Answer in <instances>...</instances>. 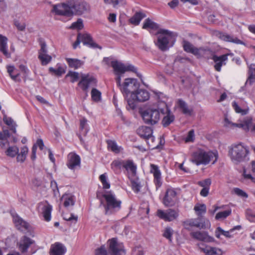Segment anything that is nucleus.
Here are the masks:
<instances>
[{
	"instance_id": "nucleus-1",
	"label": "nucleus",
	"mask_w": 255,
	"mask_h": 255,
	"mask_svg": "<svg viewBox=\"0 0 255 255\" xmlns=\"http://www.w3.org/2000/svg\"><path fill=\"white\" fill-rule=\"evenodd\" d=\"M90 5L81 0H69L53 6L52 11L56 14L66 16L81 15L90 11Z\"/></svg>"
},
{
	"instance_id": "nucleus-2",
	"label": "nucleus",
	"mask_w": 255,
	"mask_h": 255,
	"mask_svg": "<svg viewBox=\"0 0 255 255\" xmlns=\"http://www.w3.org/2000/svg\"><path fill=\"white\" fill-rule=\"evenodd\" d=\"M155 35L157 36V40H154V43L162 51L168 50L175 42L174 33L167 29H159Z\"/></svg>"
},
{
	"instance_id": "nucleus-3",
	"label": "nucleus",
	"mask_w": 255,
	"mask_h": 255,
	"mask_svg": "<svg viewBox=\"0 0 255 255\" xmlns=\"http://www.w3.org/2000/svg\"><path fill=\"white\" fill-rule=\"evenodd\" d=\"M249 153V148L242 143L233 144L229 147V155L235 164L248 161Z\"/></svg>"
},
{
	"instance_id": "nucleus-4",
	"label": "nucleus",
	"mask_w": 255,
	"mask_h": 255,
	"mask_svg": "<svg viewBox=\"0 0 255 255\" xmlns=\"http://www.w3.org/2000/svg\"><path fill=\"white\" fill-rule=\"evenodd\" d=\"M106 201L104 204L105 214L110 215L119 211L121 208V201L117 200L115 195L112 191L106 192L103 195Z\"/></svg>"
},
{
	"instance_id": "nucleus-5",
	"label": "nucleus",
	"mask_w": 255,
	"mask_h": 255,
	"mask_svg": "<svg viewBox=\"0 0 255 255\" xmlns=\"http://www.w3.org/2000/svg\"><path fill=\"white\" fill-rule=\"evenodd\" d=\"M218 158L217 152H206L203 150H198L194 152L192 155L191 161L196 165L207 164L211 160H213V163Z\"/></svg>"
},
{
	"instance_id": "nucleus-6",
	"label": "nucleus",
	"mask_w": 255,
	"mask_h": 255,
	"mask_svg": "<svg viewBox=\"0 0 255 255\" xmlns=\"http://www.w3.org/2000/svg\"><path fill=\"white\" fill-rule=\"evenodd\" d=\"M160 114L159 103L156 108H148L140 113L144 123L149 125H154L158 123L160 119Z\"/></svg>"
},
{
	"instance_id": "nucleus-7",
	"label": "nucleus",
	"mask_w": 255,
	"mask_h": 255,
	"mask_svg": "<svg viewBox=\"0 0 255 255\" xmlns=\"http://www.w3.org/2000/svg\"><path fill=\"white\" fill-rule=\"evenodd\" d=\"M167 98H164L163 101H159V109L162 115H165L162 120V124L164 127L170 125L175 120V116L171 112L166 104Z\"/></svg>"
},
{
	"instance_id": "nucleus-8",
	"label": "nucleus",
	"mask_w": 255,
	"mask_h": 255,
	"mask_svg": "<svg viewBox=\"0 0 255 255\" xmlns=\"http://www.w3.org/2000/svg\"><path fill=\"white\" fill-rule=\"evenodd\" d=\"M225 122L226 127H229L231 125L232 127L241 128L245 131L250 130L252 132L255 133V123H253V119L250 117L240 120L238 123H232L227 118L225 119Z\"/></svg>"
},
{
	"instance_id": "nucleus-9",
	"label": "nucleus",
	"mask_w": 255,
	"mask_h": 255,
	"mask_svg": "<svg viewBox=\"0 0 255 255\" xmlns=\"http://www.w3.org/2000/svg\"><path fill=\"white\" fill-rule=\"evenodd\" d=\"M109 255H123L125 254V250L123 243H119L115 238L108 241Z\"/></svg>"
},
{
	"instance_id": "nucleus-10",
	"label": "nucleus",
	"mask_w": 255,
	"mask_h": 255,
	"mask_svg": "<svg viewBox=\"0 0 255 255\" xmlns=\"http://www.w3.org/2000/svg\"><path fill=\"white\" fill-rule=\"evenodd\" d=\"M139 87V84L136 79L126 78L121 87V91L123 93L128 95L129 93H134Z\"/></svg>"
},
{
	"instance_id": "nucleus-11",
	"label": "nucleus",
	"mask_w": 255,
	"mask_h": 255,
	"mask_svg": "<svg viewBox=\"0 0 255 255\" xmlns=\"http://www.w3.org/2000/svg\"><path fill=\"white\" fill-rule=\"evenodd\" d=\"M40 48L38 50V58L43 66L47 65L52 60V57L47 54L48 50L46 43L41 41L40 42Z\"/></svg>"
},
{
	"instance_id": "nucleus-12",
	"label": "nucleus",
	"mask_w": 255,
	"mask_h": 255,
	"mask_svg": "<svg viewBox=\"0 0 255 255\" xmlns=\"http://www.w3.org/2000/svg\"><path fill=\"white\" fill-rule=\"evenodd\" d=\"M157 216L165 221L170 222L176 219L178 216V211L172 209H168L165 211L159 209L157 211Z\"/></svg>"
},
{
	"instance_id": "nucleus-13",
	"label": "nucleus",
	"mask_w": 255,
	"mask_h": 255,
	"mask_svg": "<svg viewBox=\"0 0 255 255\" xmlns=\"http://www.w3.org/2000/svg\"><path fill=\"white\" fill-rule=\"evenodd\" d=\"M183 226L185 229L189 231L191 230V227H196L200 229L206 228L205 220L200 217L188 219L183 222Z\"/></svg>"
},
{
	"instance_id": "nucleus-14",
	"label": "nucleus",
	"mask_w": 255,
	"mask_h": 255,
	"mask_svg": "<svg viewBox=\"0 0 255 255\" xmlns=\"http://www.w3.org/2000/svg\"><path fill=\"white\" fill-rule=\"evenodd\" d=\"M66 165L68 168L73 171L80 168L81 166L80 157L73 152L69 153L67 156Z\"/></svg>"
},
{
	"instance_id": "nucleus-15",
	"label": "nucleus",
	"mask_w": 255,
	"mask_h": 255,
	"mask_svg": "<svg viewBox=\"0 0 255 255\" xmlns=\"http://www.w3.org/2000/svg\"><path fill=\"white\" fill-rule=\"evenodd\" d=\"M35 244V241L27 237L23 236L17 244L19 251L23 254L27 252L28 249Z\"/></svg>"
},
{
	"instance_id": "nucleus-16",
	"label": "nucleus",
	"mask_w": 255,
	"mask_h": 255,
	"mask_svg": "<svg viewBox=\"0 0 255 255\" xmlns=\"http://www.w3.org/2000/svg\"><path fill=\"white\" fill-rule=\"evenodd\" d=\"M38 210L40 212L45 221L49 222L51 220V214L52 210V206L47 201L41 202L38 204Z\"/></svg>"
},
{
	"instance_id": "nucleus-17",
	"label": "nucleus",
	"mask_w": 255,
	"mask_h": 255,
	"mask_svg": "<svg viewBox=\"0 0 255 255\" xmlns=\"http://www.w3.org/2000/svg\"><path fill=\"white\" fill-rule=\"evenodd\" d=\"M97 80L93 76L89 75H84L81 77V79L78 83V86L84 91H87L89 87L95 86Z\"/></svg>"
},
{
	"instance_id": "nucleus-18",
	"label": "nucleus",
	"mask_w": 255,
	"mask_h": 255,
	"mask_svg": "<svg viewBox=\"0 0 255 255\" xmlns=\"http://www.w3.org/2000/svg\"><path fill=\"white\" fill-rule=\"evenodd\" d=\"M177 200L176 192L173 189H167L163 199V203L166 206H172L175 205Z\"/></svg>"
},
{
	"instance_id": "nucleus-19",
	"label": "nucleus",
	"mask_w": 255,
	"mask_h": 255,
	"mask_svg": "<svg viewBox=\"0 0 255 255\" xmlns=\"http://www.w3.org/2000/svg\"><path fill=\"white\" fill-rule=\"evenodd\" d=\"M200 250L205 255H223L224 252L221 249L210 246H204L203 244H198Z\"/></svg>"
},
{
	"instance_id": "nucleus-20",
	"label": "nucleus",
	"mask_w": 255,
	"mask_h": 255,
	"mask_svg": "<svg viewBox=\"0 0 255 255\" xmlns=\"http://www.w3.org/2000/svg\"><path fill=\"white\" fill-rule=\"evenodd\" d=\"M13 222L17 230L23 232H28L30 230V226L28 223L23 220L19 216L13 217Z\"/></svg>"
},
{
	"instance_id": "nucleus-21",
	"label": "nucleus",
	"mask_w": 255,
	"mask_h": 255,
	"mask_svg": "<svg viewBox=\"0 0 255 255\" xmlns=\"http://www.w3.org/2000/svg\"><path fill=\"white\" fill-rule=\"evenodd\" d=\"M131 97L134 101L143 102L149 99V93L146 90L137 89L134 93H132Z\"/></svg>"
},
{
	"instance_id": "nucleus-22",
	"label": "nucleus",
	"mask_w": 255,
	"mask_h": 255,
	"mask_svg": "<svg viewBox=\"0 0 255 255\" xmlns=\"http://www.w3.org/2000/svg\"><path fill=\"white\" fill-rule=\"evenodd\" d=\"M80 39L84 45H87L92 48L102 49V47L95 42L91 36L88 33L81 34Z\"/></svg>"
},
{
	"instance_id": "nucleus-23",
	"label": "nucleus",
	"mask_w": 255,
	"mask_h": 255,
	"mask_svg": "<svg viewBox=\"0 0 255 255\" xmlns=\"http://www.w3.org/2000/svg\"><path fill=\"white\" fill-rule=\"evenodd\" d=\"M150 171L153 174L154 182L156 188L160 187L162 185L161 172L158 166L153 164H151Z\"/></svg>"
},
{
	"instance_id": "nucleus-24",
	"label": "nucleus",
	"mask_w": 255,
	"mask_h": 255,
	"mask_svg": "<svg viewBox=\"0 0 255 255\" xmlns=\"http://www.w3.org/2000/svg\"><path fill=\"white\" fill-rule=\"evenodd\" d=\"M66 251V249L62 244L56 243L51 246L50 255H64Z\"/></svg>"
},
{
	"instance_id": "nucleus-25",
	"label": "nucleus",
	"mask_w": 255,
	"mask_h": 255,
	"mask_svg": "<svg viewBox=\"0 0 255 255\" xmlns=\"http://www.w3.org/2000/svg\"><path fill=\"white\" fill-rule=\"evenodd\" d=\"M227 54L222 55L220 56L217 55H213L212 59L215 63L214 68L215 70L218 72H220L221 70V67L226 64L225 61L228 59Z\"/></svg>"
},
{
	"instance_id": "nucleus-26",
	"label": "nucleus",
	"mask_w": 255,
	"mask_h": 255,
	"mask_svg": "<svg viewBox=\"0 0 255 255\" xmlns=\"http://www.w3.org/2000/svg\"><path fill=\"white\" fill-rule=\"evenodd\" d=\"M152 129L147 126H141L137 129V133L142 138L148 139L152 137Z\"/></svg>"
},
{
	"instance_id": "nucleus-27",
	"label": "nucleus",
	"mask_w": 255,
	"mask_h": 255,
	"mask_svg": "<svg viewBox=\"0 0 255 255\" xmlns=\"http://www.w3.org/2000/svg\"><path fill=\"white\" fill-rule=\"evenodd\" d=\"M190 235L193 238L201 241L212 242L214 240L205 232H193Z\"/></svg>"
},
{
	"instance_id": "nucleus-28",
	"label": "nucleus",
	"mask_w": 255,
	"mask_h": 255,
	"mask_svg": "<svg viewBox=\"0 0 255 255\" xmlns=\"http://www.w3.org/2000/svg\"><path fill=\"white\" fill-rule=\"evenodd\" d=\"M218 35L221 39L225 41L233 42L238 44L245 45L243 41L239 39L237 37L229 34L219 32Z\"/></svg>"
},
{
	"instance_id": "nucleus-29",
	"label": "nucleus",
	"mask_w": 255,
	"mask_h": 255,
	"mask_svg": "<svg viewBox=\"0 0 255 255\" xmlns=\"http://www.w3.org/2000/svg\"><path fill=\"white\" fill-rule=\"evenodd\" d=\"M184 51L187 52L191 53L195 55H200V51L203 50V48H197L195 47L192 44L187 41L184 40L183 44Z\"/></svg>"
},
{
	"instance_id": "nucleus-30",
	"label": "nucleus",
	"mask_w": 255,
	"mask_h": 255,
	"mask_svg": "<svg viewBox=\"0 0 255 255\" xmlns=\"http://www.w3.org/2000/svg\"><path fill=\"white\" fill-rule=\"evenodd\" d=\"M61 200L63 202L64 206L68 208L75 204V198L71 194H65L61 197Z\"/></svg>"
},
{
	"instance_id": "nucleus-31",
	"label": "nucleus",
	"mask_w": 255,
	"mask_h": 255,
	"mask_svg": "<svg viewBox=\"0 0 255 255\" xmlns=\"http://www.w3.org/2000/svg\"><path fill=\"white\" fill-rule=\"evenodd\" d=\"M111 66L116 75L123 74L125 73V65L118 61H112Z\"/></svg>"
},
{
	"instance_id": "nucleus-32",
	"label": "nucleus",
	"mask_w": 255,
	"mask_h": 255,
	"mask_svg": "<svg viewBox=\"0 0 255 255\" xmlns=\"http://www.w3.org/2000/svg\"><path fill=\"white\" fill-rule=\"evenodd\" d=\"M7 38L5 36L0 34V51L6 57H9L10 54L7 51Z\"/></svg>"
},
{
	"instance_id": "nucleus-33",
	"label": "nucleus",
	"mask_w": 255,
	"mask_h": 255,
	"mask_svg": "<svg viewBox=\"0 0 255 255\" xmlns=\"http://www.w3.org/2000/svg\"><path fill=\"white\" fill-rule=\"evenodd\" d=\"M249 77L246 82L245 85H251L255 82V64H251L249 66Z\"/></svg>"
},
{
	"instance_id": "nucleus-34",
	"label": "nucleus",
	"mask_w": 255,
	"mask_h": 255,
	"mask_svg": "<svg viewBox=\"0 0 255 255\" xmlns=\"http://www.w3.org/2000/svg\"><path fill=\"white\" fill-rule=\"evenodd\" d=\"M146 17V15L141 12H136L129 19L130 23L135 25H137L139 24L141 19Z\"/></svg>"
},
{
	"instance_id": "nucleus-35",
	"label": "nucleus",
	"mask_w": 255,
	"mask_h": 255,
	"mask_svg": "<svg viewBox=\"0 0 255 255\" xmlns=\"http://www.w3.org/2000/svg\"><path fill=\"white\" fill-rule=\"evenodd\" d=\"M124 168H125L128 172H130L132 175H135L136 172V166L134 164L132 160H125Z\"/></svg>"
},
{
	"instance_id": "nucleus-36",
	"label": "nucleus",
	"mask_w": 255,
	"mask_h": 255,
	"mask_svg": "<svg viewBox=\"0 0 255 255\" xmlns=\"http://www.w3.org/2000/svg\"><path fill=\"white\" fill-rule=\"evenodd\" d=\"M66 60L70 67L75 69L79 68L84 64V62L78 59L66 58Z\"/></svg>"
},
{
	"instance_id": "nucleus-37",
	"label": "nucleus",
	"mask_w": 255,
	"mask_h": 255,
	"mask_svg": "<svg viewBox=\"0 0 255 255\" xmlns=\"http://www.w3.org/2000/svg\"><path fill=\"white\" fill-rule=\"evenodd\" d=\"M142 28L145 29L156 30L159 28V25L149 18L146 19L143 24Z\"/></svg>"
},
{
	"instance_id": "nucleus-38",
	"label": "nucleus",
	"mask_w": 255,
	"mask_h": 255,
	"mask_svg": "<svg viewBox=\"0 0 255 255\" xmlns=\"http://www.w3.org/2000/svg\"><path fill=\"white\" fill-rule=\"evenodd\" d=\"M178 105L184 114L188 115L191 114L192 110L189 109L187 104L183 100L179 99L178 100Z\"/></svg>"
},
{
	"instance_id": "nucleus-39",
	"label": "nucleus",
	"mask_w": 255,
	"mask_h": 255,
	"mask_svg": "<svg viewBox=\"0 0 255 255\" xmlns=\"http://www.w3.org/2000/svg\"><path fill=\"white\" fill-rule=\"evenodd\" d=\"M107 142L108 149L116 153H120L121 150L123 149L121 146H119L117 145L115 141L108 140Z\"/></svg>"
},
{
	"instance_id": "nucleus-40",
	"label": "nucleus",
	"mask_w": 255,
	"mask_h": 255,
	"mask_svg": "<svg viewBox=\"0 0 255 255\" xmlns=\"http://www.w3.org/2000/svg\"><path fill=\"white\" fill-rule=\"evenodd\" d=\"M3 120L6 125L10 127V130L14 133H15L16 132V128L17 127V125L14 121L10 117H8L6 115L3 116Z\"/></svg>"
},
{
	"instance_id": "nucleus-41",
	"label": "nucleus",
	"mask_w": 255,
	"mask_h": 255,
	"mask_svg": "<svg viewBox=\"0 0 255 255\" xmlns=\"http://www.w3.org/2000/svg\"><path fill=\"white\" fill-rule=\"evenodd\" d=\"M19 152V148L16 146H8L5 151V154L9 157H15Z\"/></svg>"
},
{
	"instance_id": "nucleus-42",
	"label": "nucleus",
	"mask_w": 255,
	"mask_h": 255,
	"mask_svg": "<svg viewBox=\"0 0 255 255\" xmlns=\"http://www.w3.org/2000/svg\"><path fill=\"white\" fill-rule=\"evenodd\" d=\"M87 122V120L85 118H83L80 121V129L84 135H85L88 131V125Z\"/></svg>"
},
{
	"instance_id": "nucleus-43",
	"label": "nucleus",
	"mask_w": 255,
	"mask_h": 255,
	"mask_svg": "<svg viewBox=\"0 0 255 255\" xmlns=\"http://www.w3.org/2000/svg\"><path fill=\"white\" fill-rule=\"evenodd\" d=\"M194 210L197 215L200 216L206 212V206L204 204H197L194 206Z\"/></svg>"
},
{
	"instance_id": "nucleus-44",
	"label": "nucleus",
	"mask_w": 255,
	"mask_h": 255,
	"mask_svg": "<svg viewBox=\"0 0 255 255\" xmlns=\"http://www.w3.org/2000/svg\"><path fill=\"white\" fill-rule=\"evenodd\" d=\"M125 162V160H115L112 162L111 164V168L114 171L118 169H120L122 168V167L124 168Z\"/></svg>"
},
{
	"instance_id": "nucleus-45",
	"label": "nucleus",
	"mask_w": 255,
	"mask_h": 255,
	"mask_svg": "<svg viewBox=\"0 0 255 255\" xmlns=\"http://www.w3.org/2000/svg\"><path fill=\"white\" fill-rule=\"evenodd\" d=\"M91 97L93 101L98 102L101 99V93L96 88H93L91 91Z\"/></svg>"
},
{
	"instance_id": "nucleus-46",
	"label": "nucleus",
	"mask_w": 255,
	"mask_h": 255,
	"mask_svg": "<svg viewBox=\"0 0 255 255\" xmlns=\"http://www.w3.org/2000/svg\"><path fill=\"white\" fill-rule=\"evenodd\" d=\"M62 216L64 220L71 222L73 224H76L78 221V216H75L73 213H71L70 215L67 214H63Z\"/></svg>"
},
{
	"instance_id": "nucleus-47",
	"label": "nucleus",
	"mask_w": 255,
	"mask_h": 255,
	"mask_svg": "<svg viewBox=\"0 0 255 255\" xmlns=\"http://www.w3.org/2000/svg\"><path fill=\"white\" fill-rule=\"evenodd\" d=\"M84 27L83 20L81 18H78L76 22L72 23L70 28L72 29L81 30Z\"/></svg>"
},
{
	"instance_id": "nucleus-48",
	"label": "nucleus",
	"mask_w": 255,
	"mask_h": 255,
	"mask_svg": "<svg viewBox=\"0 0 255 255\" xmlns=\"http://www.w3.org/2000/svg\"><path fill=\"white\" fill-rule=\"evenodd\" d=\"M49 71L50 72L53 73L54 75L57 76H61L66 72L65 69L61 66L58 67V68L56 69L53 67H50L49 68Z\"/></svg>"
},
{
	"instance_id": "nucleus-49",
	"label": "nucleus",
	"mask_w": 255,
	"mask_h": 255,
	"mask_svg": "<svg viewBox=\"0 0 255 255\" xmlns=\"http://www.w3.org/2000/svg\"><path fill=\"white\" fill-rule=\"evenodd\" d=\"M231 214V209H229L226 211L218 212L216 216V220L223 219L227 218Z\"/></svg>"
},
{
	"instance_id": "nucleus-50",
	"label": "nucleus",
	"mask_w": 255,
	"mask_h": 255,
	"mask_svg": "<svg viewBox=\"0 0 255 255\" xmlns=\"http://www.w3.org/2000/svg\"><path fill=\"white\" fill-rule=\"evenodd\" d=\"M99 179L102 183L103 188L108 189L110 188V184L107 181L106 173L103 174L100 176Z\"/></svg>"
},
{
	"instance_id": "nucleus-51",
	"label": "nucleus",
	"mask_w": 255,
	"mask_h": 255,
	"mask_svg": "<svg viewBox=\"0 0 255 255\" xmlns=\"http://www.w3.org/2000/svg\"><path fill=\"white\" fill-rule=\"evenodd\" d=\"M95 254V255H109V251H107V249L104 245H102L100 247L96 249Z\"/></svg>"
},
{
	"instance_id": "nucleus-52",
	"label": "nucleus",
	"mask_w": 255,
	"mask_h": 255,
	"mask_svg": "<svg viewBox=\"0 0 255 255\" xmlns=\"http://www.w3.org/2000/svg\"><path fill=\"white\" fill-rule=\"evenodd\" d=\"M7 70L11 78L14 81H17V78L19 76V74L16 73L15 75L12 74V73L14 72L15 70L14 67L13 66H7Z\"/></svg>"
},
{
	"instance_id": "nucleus-53",
	"label": "nucleus",
	"mask_w": 255,
	"mask_h": 255,
	"mask_svg": "<svg viewBox=\"0 0 255 255\" xmlns=\"http://www.w3.org/2000/svg\"><path fill=\"white\" fill-rule=\"evenodd\" d=\"M232 105L236 113H240L242 115H245L247 114L248 110L246 109H242L236 102H234Z\"/></svg>"
},
{
	"instance_id": "nucleus-54",
	"label": "nucleus",
	"mask_w": 255,
	"mask_h": 255,
	"mask_svg": "<svg viewBox=\"0 0 255 255\" xmlns=\"http://www.w3.org/2000/svg\"><path fill=\"white\" fill-rule=\"evenodd\" d=\"M68 77L71 78V82L74 83L79 79V73L76 72L69 71L66 75V78Z\"/></svg>"
},
{
	"instance_id": "nucleus-55",
	"label": "nucleus",
	"mask_w": 255,
	"mask_h": 255,
	"mask_svg": "<svg viewBox=\"0 0 255 255\" xmlns=\"http://www.w3.org/2000/svg\"><path fill=\"white\" fill-rule=\"evenodd\" d=\"M144 251L141 246H136L133 248L131 255H144Z\"/></svg>"
},
{
	"instance_id": "nucleus-56",
	"label": "nucleus",
	"mask_w": 255,
	"mask_h": 255,
	"mask_svg": "<svg viewBox=\"0 0 255 255\" xmlns=\"http://www.w3.org/2000/svg\"><path fill=\"white\" fill-rule=\"evenodd\" d=\"M126 71H132L135 73L136 75L140 78L142 77V75L137 72L136 68L132 65L129 64L127 66L125 65V72Z\"/></svg>"
},
{
	"instance_id": "nucleus-57",
	"label": "nucleus",
	"mask_w": 255,
	"mask_h": 255,
	"mask_svg": "<svg viewBox=\"0 0 255 255\" xmlns=\"http://www.w3.org/2000/svg\"><path fill=\"white\" fill-rule=\"evenodd\" d=\"M211 184V180L210 178L206 179L204 180L200 181L198 182V185L200 186L204 187H210Z\"/></svg>"
},
{
	"instance_id": "nucleus-58",
	"label": "nucleus",
	"mask_w": 255,
	"mask_h": 255,
	"mask_svg": "<svg viewBox=\"0 0 255 255\" xmlns=\"http://www.w3.org/2000/svg\"><path fill=\"white\" fill-rule=\"evenodd\" d=\"M131 187L132 190L135 192L138 193L139 192L141 186L140 185L139 183H138L137 181H131Z\"/></svg>"
},
{
	"instance_id": "nucleus-59",
	"label": "nucleus",
	"mask_w": 255,
	"mask_h": 255,
	"mask_svg": "<svg viewBox=\"0 0 255 255\" xmlns=\"http://www.w3.org/2000/svg\"><path fill=\"white\" fill-rule=\"evenodd\" d=\"M234 191L235 193L239 196L246 198H248V194L245 192L238 188H234Z\"/></svg>"
},
{
	"instance_id": "nucleus-60",
	"label": "nucleus",
	"mask_w": 255,
	"mask_h": 255,
	"mask_svg": "<svg viewBox=\"0 0 255 255\" xmlns=\"http://www.w3.org/2000/svg\"><path fill=\"white\" fill-rule=\"evenodd\" d=\"M172 235V231L170 228H165L163 236L166 239L171 241V237Z\"/></svg>"
},
{
	"instance_id": "nucleus-61",
	"label": "nucleus",
	"mask_w": 255,
	"mask_h": 255,
	"mask_svg": "<svg viewBox=\"0 0 255 255\" xmlns=\"http://www.w3.org/2000/svg\"><path fill=\"white\" fill-rule=\"evenodd\" d=\"M194 140V131L193 129L190 130L185 138V142H193Z\"/></svg>"
},
{
	"instance_id": "nucleus-62",
	"label": "nucleus",
	"mask_w": 255,
	"mask_h": 255,
	"mask_svg": "<svg viewBox=\"0 0 255 255\" xmlns=\"http://www.w3.org/2000/svg\"><path fill=\"white\" fill-rule=\"evenodd\" d=\"M14 25L20 31H23L25 30L26 25L24 23L20 22L18 20L14 21Z\"/></svg>"
},
{
	"instance_id": "nucleus-63",
	"label": "nucleus",
	"mask_w": 255,
	"mask_h": 255,
	"mask_svg": "<svg viewBox=\"0 0 255 255\" xmlns=\"http://www.w3.org/2000/svg\"><path fill=\"white\" fill-rule=\"evenodd\" d=\"M225 232L226 231H224V230H223L221 227H218V228H217V229H216V230L215 231V236L218 239H220L221 235H224V234H225Z\"/></svg>"
},
{
	"instance_id": "nucleus-64",
	"label": "nucleus",
	"mask_w": 255,
	"mask_h": 255,
	"mask_svg": "<svg viewBox=\"0 0 255 255\" xmlns=\"http://www.w3.org/2000/svg\"><path fill=\"white\" fill-rule=\"evenodd\" d=\"M50 186L55 194H56V192H58L57 184L55 180H52L51 181Z\"/></svg>"
}]
</instances>
